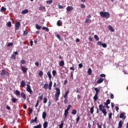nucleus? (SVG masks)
Returning <instances> with one entry per match:
<instances>
[{"label":"nucleus","instance_id":"12","mask_svg":"<svg viewBox=\"0 0 128 128\" xmlns=\"http://www.w3.org/2000/svg\"><path fill=\"white\" fill-rule=\"evenodd\" d=\"M122 124H123L122 121L120 120V122H119V124H118V128H122Z\"/></svg>","mask_w":128,"mask_h":128},{"label":"nucleus","instance_id":"58","mask_svg":"<svg viewBox=\"0 0 128 128\" xmlns=\"http://www.w3.org/2000/svg\"><path fill=\"white\" fill-rule=\"evenodd\" d=\"M63 126H64V122H62V123L60 125V128H63Z\"/></svg>","mask_w":128,"mask_h":128},{"label":"nucleus","instance_id":"64","mask_svg":"<svg viewBox=\"0 0 128 128\" xmlns=\"http://www.w3.org/2000/svg\"><path fill=\"white\" fill-rule=\"evenodd\" d=\"M80 116H78V118H76V122H77V123L80 121Z\"/></svg>","mask_w":128,"mask_h":128},{"label":"nucleus","instance_id":"26","mask_svg":"<svg viewBox=\"0 0 128 128\" xmlns=\"http://www.w3.org/2000/svg\"><path fill=\"white\" fill-rule=\"evenodd\" d=\"M15 94L16 96H20V91L18 90H16Z\"/></svg>","mask_w":128,"mask_h":128},{"label":"nucleus","instance_id":"57","mask_svg":"<svg viewBox=\"0 0 128 128\" xmlns=\"http://www.w3.org/2000/svg\"><path fill=\"white\" fill-rule=\"evenodd\" d=\"M97 126H98V128H102V125H100V123L99 122H98L97 123Z\"/></svg>","mask_w":128,"mask_h":128},{"label":"nucleus","instance_id":"6","mask_svg":"<svg viewBox=\"0 0 128 128\" xmlns=\"http://www.w3.org/2000/svg\"><path fill=\"white\" fill-rule=\"evenodd\" d=\"M20 22H17L15 24L16 30H18L20 28Z\"/></svg>","mask_w":128,"mask_h":128},{"label":"nucleus","instance_id":"54","mask_svg":"<svg viewBox=\"0 0 128 128\" xmlns=\"http://www.w3.org/2000/svg\"><path fill=\"white\" fill-rule=\"evenodd\" d=\"M48 102V99L46 97L44 98V103L45 104H46Z\"/></svg>","mask_w":128,"mask_h":128},{"label":"nucleus","instance_id":"39","mask_svg":"<svg viewBox=\"0 0 128 128\" xmlns=\"http://www.w3.org/2000/svg\"><path fill=\"white\" fill-rule=\"evenodd\" d=\"M56 37L60 40V41H62V38L60 34H57Z\"/></svg>","mask_w":128,"mask_h":128},{"label":"nucleus","instance_id":"15","mask_svg":"<svg viewBox=\"0 0 128 128\" xmlns=\"http://www.w3.org/2000/svg\"><path fill=\"white\" fill-rule=\"evenodd\" d=\"M68 110H65L64 114L65 118H67V116H68Z\"/></svg>","mask_w":128,"mask_h":128},{"label":"nucleus","instance_id":"37","mask_svg":"<svg viewBox=\"0 0 128 128\" xmlns=\"http://www.w3.org/2000/svg\"><path fill=\"white\" fill-rule=\"evenodd\" d=\"M38 74L40 77H42L44 76V73L42 71H40Z\"/></svg>","mask_w":128,"mask_h":128},{"label":"nucleus","instance_id":"27","mask_svg":"<svg viewBox=\"0 0 128 128\" xmlns=\"http://www.w3.org/2000/svg\"><path fill=\"white\" fill-rule=\"evenodd\" d=\"M2 73L0 74L1 76H4L6 75V70H2Z\"/></svg>","mask_w":128,"mask_h":128},{"label":"nucleus","instance_id":"30","mask_svg":"<svg viewBox=\"0 0 128 128\" xmlns=\"http://www.w3.org/2000/svg\"><path fill=\"white\" fill-rule=\"evenodd\" d=\"M77 114V110H73L72 112V114L74 115H76Z\"/></svg>","mask_w":128,"mask_h":128},{"label":"nucleus","instance_id":"55","mask_svg":"<svg viewBox=\"0 0 128 128\" xmlns=\"http://www.w3.org/2000/svg\"><path fill=\"white\" fill-rule=\"evenodd\" d=\"M74 72H70V76H71V78H72V80H74Z\"/></svg>","mask_w":128,"mask_h":128},{"label":"nucleus","instance_id":"7","mask_svg":"<svg viewBox=\"0 0 128 128\" xmlns=\"http://www.w3.org/2000/svg\"><path fill=\"white\" fill-rule=\"evenodd\" d=\"M21 70L22 71V72L25 74L28 71V68H26V67L22 66V64L20 65Z\"/></svg>","mask_w":128,"mask_h":128},{"label":"nucleus","instance_id":"45","mask_svg":"<svg viewBox=\"0 0 128 128\" xmlns=\"http://www.w3.org/2000/svg\"><path fill=\"white\" fill-rule=\"evenodd\" d=\"M72 108V106L71 104H69L68 106L67 109H66V110L69 111V110H70V108Z\"/></svg>","mask_w":128,"mask_h":128},{"label":"nucleus","instance_id":"28","mask_svg":"<svg viewBox=\"0 0 128 128\" xmlns=\"http://www.w3.org/2000/svg\"><path fill=\"white\" fill-rule=\"evenodd\" d=\"M39 9H40V10H46V8H45L44 6H40Z\"/></svg>","mask_w":128,"mask_h":128},{"label":"nucleus","instance_id":"29","mask_svg":"<svg viewBox=\"0 0 128 128\" xmlns=\"http://www.w3.org/2000/svg\"><path fill=\"white\" fill-rule=\"evenodd\" d=\"M98 95L95 94V96H94V100L96 102V101L98 100Z\"/></svg>","mask_w":128,"mask_h":128},{"label":"nucleus","instance_id":"5","mask_svg":"<svg viewBox=\"0 0 128 128\" xmlns=\"http://www.w3.org/2000/svg\"><path fill=\"white\" fill-rule=\"evenodd\" d=\"M26 92H29L30 94H32V90L31 86L29 84H27Z\"/></svg>","mask_w":128,"mask_h":128},{"label":"nucleus","instance_id":"19","mask_svg":"<svg viewBox=\"0 0 128 128\" xmlns=\"http://www.w3.org/2000/svg\"><path fill=\"white\" fill-rule=\"evenodd\" d=\"M108 28H109V30H110L111 32H114V29L112 26L109 25V26H108Z\"/></svg>","mask_w":128,"mask_h":128},{"label":"nucleus","instance_id":"9","mask_svg":"<svg viewBox=\"0 0 128 128\" xmlns=\"http://www.w3.org/2000/svg\"><path fill=\"white\" fill-rule=\"evenodd\" d=\"M74 10V8L72 6H68L66 8V10L68 12H72Z\"/></svg>","mask_w":128,"mask_h":128},{"label":"nucleus","instance_id":"24","mask_svg":"<svg viewBox=\"0 0 128 128\" xmlns=\"http://www.w3.org/2000/svg\"><path fill=\"white\" fill-rule=\"evenodd\" d=\"M46 116V112H42V118L44 120H45Z\"/></svg>","mask_w":128,"mask_h":128},{"label":"nucleus","instance_id":"33","mask_svg":"<svg viewBox=\"0 0 128 128\" xmlns=\"http://www.w3.org/2000/svg\"><path fill=\"white\" fill-rule=\"evenodd\" d=\"M92 70L90 68H89L88 70V74L89 76L92 75Z\"/></svg>","mask_w":128,"mask_h":128},{"label":"nucleus","instance_id":"41","mask_svg":"<svg viewBox=\"0 0 128 128\" xmlns=\"http://www.w3.org/2000/svg\"><path fill=\"white\" fill-rule=\"evenodd\" d=\"M110 104V99H108L106 100V104L108 105Z\"/></svg>","mask_w":128,"mask_h":128},{"label":"nucleus","instance_id":"50","mask_svg":"<svg viewBox=\"0 0 128 128\" xmlns=\"http://www.w3.org/2000/svg\"><path fill=\"white\" fill-rule=\"evenodd\" d=\"M28 34V31H27V30L24 31V36H27Z\"/></svg>","mask_w":128,"mask_h":128},{"label":"nucleus","instance_id":"3","mask_svg":"<svg viewBox=\"0 0 128 128\" xmlns=\"http://www.w3.org/2000/svg\"><path fill=\"white\" fill-rule=\"evenodd\" d=\"M56 93L55 94V98H56V100L58 101V100L59 96L60 94V88H56Z\"/></svg>","mask_w":128,"mask_h":128},{"label":"nucleus","instance_id":"22","mask_svg":"<svg viewBox=\"0 0 128 128\" xmlns=\"http://www.w3.org/2000/svg\"><path fill=\"white\" fill-rule=\"evenodd\" d=\"M21 96L24 99V100H26V94L24 92H22L21 93Z\"/></svg>","mask_w":128,"mask_h":128},{"label":"nucleus","instance_id":"53","mask_svg":"<svg viewBox=\"0 0 128 128\" xmlns=\"http://www.w3.org/2000/svg\"><path fill=\"white\" fill-rule=\"evenodd\" d=\"M112 112L109 113V114H108L109 119H112Z\"/></svg>","mask_w":128,"mask_h":128},{"label":"nucleus","instance_id":"63","mask_svg":"<svg viewBox=\"0 0 128 128\" xmlns=\"http://www.w3.org/2000/svg\"><path fill=\"white\" fill-rule=\"evenodd\" d=\"M68 102V100L67 98H65L64 100V103L65 104H66Z\"/></svg>","mask_w":128,"mask_h":128},{"label":"nucleus","instance_id":"16","mask_svg":"<svg viewBox=\"0 0 128 128\" xmlns=\"http://www.w3.org/2000/svg\"><path fill=\"white\" fill-rule=\"evenodd\" d=\"M62 24V22L61 20H58L57 22V25L58 26H61Z\"/></svg>","mask_w":128,"mask_h":128},{"label":"nucleus","instance_id":"60","mask_svg":"<svg viewBox=\"0 0 128 128\" xmlns=\"http://www.w3.org/2000/svg\"><path fill=\"white\" fill-rule=\"evenodd\" d=\"M29 111H30L29 114H31L32 113L33 110L32 108H30V109Z\"/></svg>","mask_w":128,"mask_h":128},{"label":"nucleus","instance_id":"38","mask_svg":"<svg viewBox=\"0 0 128 128\" xmlns=\"http://www.w3.org/2000/svg\"><path fill=\"white\" fill-rule=\"evenodd\" d=\"M18 101V99L16 98H13L12 100V102L15 104Z\"/></svg>","mask_w":128,"mask_h":128},{"label":"nucleus","instance_id":"31","mask_svg":"<svg viewBox=\"0 0 128 128\" xmlns=\"http://www.w3.org/2000/svg\"><path fill=\"white\" fill-rule=\"evenodd\" d=\"M36 28L38 30H40L42 28V26H38V24H36Z\"/></svg>","mask_w":128,"mask_h":128},{"label":"nucleus","instance_id":"21","mask_svg":"<svg viewBox=\"0 0 128 128\" xmlns=\"http://www.w3.org/2000/svg\"><path fill=\"white\" fill-rule=\"evenodd\" d=\"M47 75L48 76L50 80H51L52 76L50 72L48 71L47 73Z\"/></svg>","mask_w":128,"mask_h":128},{"label":"nucleus","instance_id":"4","mask_svg":"<svg viewBox=\"0 0 128 128\" xmlns=\"http://www.w3.org/2000/svg\"><path fill=\"white\" fill-rule=\"evenodd\" d=\"M52 81H50V82L49 84V86H48V84H46L44 86V88L46 90H48V88L49 90H51L52 88Z\"/></svg>","mask_w":128,"mask_h":128},{"label":"nucleus","instance_id":"23","mask_svg":"<svg viewBox=\"0 0 128 128\" xmlns=\"http://www.w3.org/2000/svg\"><path fill=\"white\" fill-rule=\"evenodd\" d=\"M42 30H46V32H49V31H50V30L48 29V28H46V26H43L42 28Z\"/></svg>","mask_w":128,"mask_h":128},{"label":"nucleus","instance_id":"43","mask_svg":"<svg viewBox=\"0 0 128 128\" xmlns=\"http://www.w3.org/2000/svg\"><path fill=\"white\" fill-rule=\"evenodd\" d=\"M52 75L54 76H55L56 74V71L55 70H54L52 72Z\"/></svg>","mask_w":128,"mask_h":128},{"label":"nucleus","instance_id":"20","mask_svg":"<svg viewBox=\"0 0 128 128\" xmlns=\"http://www.w3.org/2000/svg\"><path fill=\"white\" fill-rule=\"evenodd\" d=\"M44 128H47L48 126V122L47 121H45L43 124Z\"/></svg>","mask_w":128,"mask_h":128},{"label":"nucleus","instance_id":"34","mask_svg":"<svg viewBox=\"0 0 128 128\" xmlns=\"http://www.w3.org/2000/svg\"><path fill=\"white\" fill-rule=\"evenodd\" d=\"M60 66H64V60H62L60 61Z\"/></svg>","mask_w":128,"mask_h":128},{"label":"nucleus","instance_id":"47","mask_svg":"<svg viewBox=\"0 0 128 128\" xmlns=\"http://www.w3.org/2000/svg\"><path fill=\"white\" fill-rule=\"evenodd\" d=\"M20 63L22 64H26V62L24 60H22L21 61H20Z\"/></svg>","mask_w":128,"mask_h":128},{"label":"nucleus","instance_id":"17","mask_svg":"<svg viewBox=\"0 0 128 128\" xmlns=\"http://www.w3.org/2000/svg\"><path fill=\"white\" fill-rule=\"evenodd\" d=\"M38 118L36 116L35 117L34 120L32 119L30 120V124L34 123L35 122V123L37 122Z\"/></svg>","mask_w":128,"mask_h":128},{"label":"nucleus","instance_id":"52","mask_svg":"<svg viewBox=\"0 0 128 128\" xmlns=\"http://www.w3.org/2000/svg\"><path fill=\"white\" fill-rule=\"evenodd\" d=\"M80 6L81 8H86V6L84 4H80Z\"/></svg>","mask_w":128,"mask_h":128},{"label":"nucleus","instance_id":"11","mask_svg":"<svg viewBox=\"0 0 128 128\" xmlns=\"http://www.w3.org/2000/svg\"><path fill=\"white\" fill-rule=\"evenodd\" d=\"M104 81V79L102 78H100L97 81V84H100L102 82H103Z\"/></svg>","mask_w":128,"mask_h":128},{"label":"nucleus","instance_id":"36","mask_svg":"<svg viewBox=\"0 0 128 128\" xmlns=\"http://www.w3.org/2000/svg\"><path fill=\"white\" fill-rule=\"evenodd\" d=\"M94 39L96 40V41H98V40H100L99 37H98V36L96 35H96H94Z\"/></svg>","mask_w":128,"mask_h":128},{"label":"nucleus","instance_id":"51","mask_svg":"<svg viewBox=\"0 0 128 128\" xmlns=\"http://www.w3.org/2000/svg\"><path fill=\"white\" fill-rule=\"evenodd\" d=\"M16 58V54H12V60H14Z\"/></svg>","mask_w":128,"mask_h":128},{"label":"nucleus","instance_id":"13","mask_svg":"<svg viewBox=\"0 0 128 128\" xmlns=\"http://www.w3.org/2000/svg\"><path fill=\"white\" fill-rule=\"evenodd\" d=\"M94 90L96 91V94L98 96L99 92H100V89H98V88H95Z\"/></svg>","mask_w":128,"mask_h":128},{"label":"nucleus","instance_id":"49","mask_svg":"<svg viewBox=\"0 0 128 128\" xmlns=\"http://www.w3.org/2000/svg\"><path fill=\"white\" fill-rule=\"evenodd\" d=\"M46 2L47 4H52V0H47Z\"/></svg>","mask_w":128,"mask_h":128},{"label":"nucleus","instance_id":"35","mask_svg":"<svg viewBox=\"0 0 128 128\" xmlns=\"http://www.w3.org/2000/svg\"><path fill=\"white\" fill-rule=\"evenodd\" d=\"M94 106H92L90 108V113L91 114H94Z\"/></svg>","mask_w":128,"mask_h":128},{"label":"nucleus","instance_id":"25","mask_svg":"<svg viewBox=\"0 0 128 128\" xmlns=\"http://www.w3.org/2000/svg\"><path fill=\"white\" fill-rule=\"evenodd\" d=\"M85 22L86 24H90L92 22V20L89 18H86Z\"/></svg>","mask_w":128,"mask_h":128},{"label":"nucleus","instance_id":"62","mask_svg":"<svg viewBox=\"0 0 128 128\" xmlns=\"http://www.w3.org/2000/svg\"><path fill=\"white\" fill-rule=\"evenodd\" d=\"M98 46H102V42L99 41V42H98Z\"/></svg>","mask_w":128,"mask_h":128},{"label":"nucleus","instance_id":"48","mask_svg":"<svg viewBox=\"0 0 128 128\" xmlns=\"http://www.w3.org/2000/svg\"><path fill=\"white\" fill-rule=\"evenodd\" d=\"M14 45V43L13 42H10L8 44V46L10 47V46H12Z\"/></svg>","mask_w":128,"mask_h":128},{"label":"nucleus","instance_id":"59","mask_svg":"<svg viewBox=\"0 0 128 128\" xmlns=\"http://www.w3.org/2000/svg\"><path fill=\"white\" fill-rule=\"evenodd\" d=\"M93 39H94V38L92 36H90L89 40L90 42H93Z\"/></svg>","mask_w":128,"mask_h":128},{"label":"nucleus","instance_id":"44","mask_svg":"<svg viewBox=\"0 0 128 128\" xmlns=\"http://www.w3.org/2000/svg\"><path fill=\"white\" fill-rule=\"evenodd\" d=\"M38 98L40 100H43V93H42V95L38 97Z\"/></svg>","mask_w":128,"mask_h":128},{"label":"nucleus","instance_id":"40","mask_svg":"<svg viewBox=\"0 0 128 128\" xmlns=\"http://www.w3.org/2000/svg\"><path fill=\"white\" fill-rule=\"evenodd\" d=\"M34 128H42V125L40 124H38L36 126H34Z\"/></svg>","mask_w":128,"mask_h":128},{"label":"nucleus","instance_id":"56","mask_svg":"<svg viewBox=\"0 0 128 128\" xmlns=\"http://www.w3.org/2000/svg\"><path fill=\"white\" fill-rule=\"evenodd\" d=\"M100 78H106V75L105 74H100Z\"/></svg>","mask_w":128,"mask_h":128},{"label":"nucleus","instance_id":"42","mask_svg":"<svg viewBox=\"0 0 128 128\" xmlns=\"http://www.w3.org/2000/svg\"><path fill=\"white\" fill-rule=\"evenodd\" d=\"M7 26L8 27L10 28L12 26V22L10 21L8 22Z\"/></svg>","mask_w":128,"mask_h":128},{"label":"nucleus","instance_id":"10","mask_svg":"<svg viewBox=\"0 0 128 128\" xmlns=\"http://www.w3.org/2000/svg\"><path fill=\"white\" fill-rule=\"evenodd\" d=\"M26 86V83L25 81L22 80L20 83V86L22 88H24Z\"/></svg>","mask_w":128,"mask_h":128},{"label":"nucleus","instance_id":"46","mask_svg":"<svg viewBox=\"0 0 128 128\" xmlns=\"http://www.w3.org/2000/svg\"><path fill=\"white\" fill-rule=\"evenodd\" d=\"M102 46L104 48H106L107 47V44L106 43L102 44Z\"/></svg>","mask_w":128,"mask_h":128},{"label":"nucleus","instance_id":"32","mask_svg":"<svg viewBox=\"0 0 128 128\" xmlns=\"http://www.w3.org/2000/svg\"><path fill=\"white\" fill-rule=\"evenodd\" d=\"M0 10L2 12H6V8H4V6H2Z\"/></svg>","mask_w":128,"mask_h":128},{"label":"nucleus","instance_id":"8","mask_svg":"<svg viewBox=\"0 0 128 128\" xmlns=\"http://www.w3.org/2000/svg\"><path fill=\"white\" fill-rule=\"evenodd\" d=\"M119 118H122V120H125L126 118V116H124V113H121L120 114Z\"/></svg>","mask_w":128,"mask_h":128},{"label":"nucleus","instance_id":"18","mask_svg":"<svg viewBox=\"0 0 128 128\" xmlns=\"http://www.w3.org/2000/svg\"><path fill=\"white\" fill-rule=\"evenodd\" d=\"M28 9H26L24 10H23L22 12V14H28Z\"/></svg>","mask_w":128,"mask_h":128},{"label":"nucleus","instance_id":"1","mask_svg":"<svg viewBox=\"0 0 128 128\" xmlns=\"http://www.w3.org/2000/svg\"><path fill=\"white\" fill-rule=\"evenodd\" d=\"M100 14L101 17L105 18L106 19L109 18L110 16V14L108 12H100Z\"/></svg>","mask_w":128,"mask_h":128},{"label":"nucleus","instance_id":"2","mask_svg":"<svg viewBox=\"0 0 128 128\" xmlns=\"http://www.w3.org/2000/svg\"><path fill=\"white\" fill-rule=\"evenodd\" d=\"M99 110L102 112V113L104 114V116H106L107 114V112L106 110L104 108V106H103L102 104L99 105Z\"/></svg>","mask_w":128,"mask_h":128},{"label":"nucleus","instance_id":"61","mask_svg":"<svg viewBox=\"0 0 128 128\" xmlns=\"http://www.w3.org/2000/svg\"><path fill=\"white\" fill-rule=\"evenodd\" d=\"M78 66L80 67V68H82L83 67V64H78Z\"/></svg>","mask_w":128,"mask_h":128},{"label":"nucleus","instance_id":"14","mask_svg":"<svg viewBox=\"0 0 128 128\" xmlns=\"http://www.w3.org/2000/svg\"><path fill=\"white\" fill-rule=\"evenodd\" d=\"M69 93H70V90H68L67 91H66L64 96V98H68V94Z\"/></svg>","mask_w":128,"mask_h":128}]
</instances>
